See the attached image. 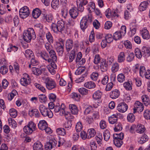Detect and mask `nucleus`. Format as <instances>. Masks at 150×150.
<instances>
[{
	"label": "nucleus",
	"mask_w": 150,
	"mask_h": 150,
	"mask_svg": "<svg viewBox=\"0 0 150 150\" xmlns=\"http://www.w3.org/2000/svg\"><path fill=\"white\" fill-rule=\"evenodd\" d=\"M23 37L25 41L29 42L32 39L35 40L36 38V35L33 29L32 28H29L24 31Z\"/></svg>",
	"instance_id": "f257e3e1"
},
{
	"label": "nucleus",
	"mask_w": 150,
	"mask_h": 150,
	"mask_svg": "<svg viewBox=\"0 0 150 150\" xmlns=\"http://www.w3.org/2000/svg\"><path fill=\"white\" fill-rule=\"evenodd\" d=\"M39 109L43 116H47L50 118L52 117L53 113L50 109L46 108L42 105H41L39 107Z\"/></svg>",
	"instance_id": "f03ea898"
},
{
	"label": "nucleus",
	"mask_w": 150,
	"mask_h": 150,
	"mask_svg": "<svg viewBox=\"0 0 150 150\" xmlns=\"http://www.w3.org/2000/svg\"><path fill=\"white\" fill-rule=\"evenodd\" d=\"M36 125L33 122H30L27 125L24 127L23 131L27 134H32L35 130Z\"/></svg>",
	"instance_id": "7ed1b4c3"
},
{
	"label": "nucleus",
	"mask_w": 150,
	"mask_h": 150,
	"mask_svg": "<svg viewBox=\"0 0 150 150\" xmlns=\"http://www.w3.org/2000/svg\"><path fill=\"white\" fill-rule=\"evenodd\" d=\"M45 83L46 88L49 90H51L57 86L56 83L54 80L49 77L46 78Z\"/></svg>",
	"instance_id": "20e7f679"
},
{
	"label": "nucleus",
	"mask_w": 150,
	"mask_h": 150,
	"mask_svg": "<svg viewBox=\"0 0 150 150\" xmlns=\"http://www.w3.org/2000/svg\"><path fill=\"white\" fill-rule=\"evenodd\" d=\"M78 46V42L77 40L74 41L72 40L69 39L66 42V47L67 52L71 50L73 47H76Z\"/></svg>",
	"instance_id": "39448f33"
},
{
	"label": "nucleus",
	"mask_w": 150,
	"mask_h": 150,
	"mask_svg": "<svg viewBox=\"0 0 150 150\" xmlns=\"http://www.w3.org/2000/svg\"><path fill=\"white\" fill-rule=\"evenodd\" d=\"M29 10L28 8L26 6H24L19 10V16L22 19L26 18L29 16Z\"/></svg>",
	"instance_id": "423d86ee"
},
{
	"label": "nucleus",
	"mask_w": 150,
	"mask_h": 150,
	"mask_svg": "<svg viewBox=\"0 0 150 150\" xmlns=\"http://www.w3.org/2000/svg\"><path fill=\"white\" fill-rule=\"evenodd\" d=\"M57 144V141L54 138H51L45 145V147L46 150H50L54 148Z\"/></svg>",
	"instance_id": "0eeeda50"
},
{
	"label": "nucleus",
	"mask_w": 150,
	"mask_h": 150,
	"mask_svg": "<svg viewBox=\"0 0 150 150\" xmlns=\"http://www.w3.org/2000/svg\"><path fill=\"white\" fill-rule=\"evenodd\" d=\"M134 113H135L136 111L138 112H141L144 110V106L142 103L139 101H136L134 105Z\"/></svg>",
	"instance_id": "6e6552de"
},
{
	"label": "nucleus",
	"mask_w": 150,
	"mask_h": 150,
	"mask_svg": "<svg viewBox=\"0 0 150 150\" xmlns=\"http://www.w3.org/2000/svg\"><path fill=\"white\" fill-rule=\"evenodd\" d=\"M64 41L62 40L60 42L58 43L56 47L57 52L59 56H62L64 52Z\"/></svg>",
	"instance_id": "1a4fd4ad"
},
{
	"label": "nucleus",
	"mask_w": 150,
	"mask_h": 150,
	"mask_svg": "<svg viewBox=\"0 0 150 150\" xmlns=\"http://www.w3.org/2000/svg\"><path fill=\"white\" fill-rule=\"evenodd\" d=\"M89 18V16L84 17L81 19L80 22V26L81 29L84 31L85 29L87 28L88 26L87 22L88 21V19Z\"/></svg>",
	"instance_id": "9d476101"
},
{
	"label": "nucleus",
	"mask_w": 150,
	"mask_h": 150,
	"mask_svg": "<svg viewBox=\"0 0 150 150\" xmlns=\"http://www.w3.org/2000/svg\"><path fill=\"white\" fill-rule=\"evenodd\" d=\"M128 108V106L125 102L119 103L117 107V110L120 112H124L126 111Z\"/></svg>",
	"instance_id": "9b49d317"
},
{
	"label": "nucleus",
	"mask_w": 150,
	"mask_h": 150,
	"mask_svg": "<svg viewBox=\"0 0 150 150\" xmlns=\"http://www.w3.org/2000/svg\"><path fill=\"white\" fill-rule=\"evenodd\" d=\"M25 77L22 78L20 80L21 84L24 86H26L31 83V80L28 75L26 74Z\"/></svg>",
	"instance_id": "f8f14e48"
},
{
	"label": "nucleus",
	"mask_w": 150,
	"mask_h": 150,
	"mask_svg": "<svg viewBox=\"0 0 150 150\" xmlns=\"http://www.w3.org/2000/svg\"><path fill=\"white\" fill-rule=\"evenodd\" d=\"M56 61H52L50 62L51 64L48 65L47 68L49 71L52 74H54L55 73L56 71L55 69H56L57 68V66L55 63V62Z\"/></svg>",
	"instance_id": "ddd939ff"
},
{
	"label": "nucleus",
	"mask_w": 150,
	"mask_h": 150,
	"mask_svg": "<svg viewBox=\"0 0 150 150\" xmlns=\"http://www.w3.org/2000/svg\"><path fill=\"white\" fill-rule=\"evenodd\" d=\"M49 54L50 58H49L48 59V62L49 63H50L52 61H57V57L55 51L54 50L50 51Z\"/></svg>",
	"instance_id": "4468645a"
},
{
	"label": "nucleus",
	"mask_w": 150,
	"mask_h": 150,
	"mask_svg": "<svg viewBox=\"0 0 150 150\" xmlns=\"http://www.w3.org/2000/svg\"><path fill=\"white\" fill-rule=\"evenodd\" d=\"M100 68L102 72H105L107 71L108 69V64L106 61L105 59L102 60L100 63Z\"/></svg>",
	"instance_id": "2eb2a0df"
},
{
	"label": "nucleus",
	"mask_w": 150,
	"mask_h": 150,
	"mask_svg": "<svg viewBox=\"0 0 150 150\" xmlns=\"http://www.w3.org/2000/svg\"><path fill=\"white\" fill-rule=\"evenodd\" d=\"M69 12L70 16L73 18H76L78 14L77 9L75 7H74L72 9H70Z\"/></svg>",
	"instance_id": "dca6fc26"
},
{
	"label": "nucleus",
	"mask_w": 150,
	"mask_h": 150,
	"mask_svg": "<svg viewBox=\"0 0 150 150\" xmlns=\"http://www.w3.org/2000/svg\"><path fill=\"white\" fill-rule=\"evenodd\" d=\"M38 126L39 129L42 130H43L45 129V128L47 126V124L45 120H41L39 122Z\"/></svg>",
	"instance_id": "f3484780"
},
{
	"label": "nucleus",
	"mask_w": 150,
	"mask_h": 150,
	"mask_svg": "<svg viewBox=\"0 0 150 150\" xmlns=\"http://www.w3.org/2000/svg\"><path fill=\"white\" fill-rule=\"evenodd\" d=\"M142 51L144 57L146 58L150 56V51L148 47L146 46L143 47H142Z\"/></svg>",
	"instance_id": "a211bd4d"
},
{
	"label": "nucleus",
	"mask_w": 150,
	"mask_h": 150,
	"mask_svg": "<svg viewBox=\"0 0 150 150\" xmlns=\"http://www.w3.org/2000/svg\"><path fill=\"white\" fill-rule=\"evenodd\" d=\"M57 26L59 28V32L62 33L65 28V23L63 21L61 20L58 21L57 23Z\"/></svg>",
	"instance_id": "6ab92c4d"
},
{
	"label": "nucleus",
	"mask_w": 150,
	"mask_h": 150,
	"mask_svg": "<svg viewBox=\"0 0 150 150\" xmlns=\"http://www.w3.org/2000/svg\"><path fill=\"white\" fill-rule=\"evenodd\" d=\"M136 131L138 133H143L145 130V127L142 124H139L136 125Z\"/></svg>",
	"instance_id": "aec40b11"
},
{
	"label": "nucleus",
	"mask_w": 150,
	"mask_h": 150,
	"mask_svg": "<svg viewBox=\"0 0 150 150\" xmlns=\"http://www.w3.org/2000/svg\"><path fill=\"white\" fill-rule=\"evenodd\" d=\"M125 55L124 52H120L118 56L117 61L119 63L124 62L125 60Z\"/></svg>",
	"instance_id": "412c9836"
},
{
	"label": "nucleus",
	"mask_w": 150,
	"mask_h": 150,
	"mask_svg": "<svg viewBox=\"0 0 150 150\" xmlns=\"http://www.w3.org/2000/svg\"><path fill=\"white\" fill-rule=\"evenodd\" d=\"M57 134L59 135L64 136L66 134L67 131L65 129L62 127L58 128L56 129Z\"/></svg>",
	"instance_id": "4be33fe9"
},
{
	"label": "nucleus",
	"mask_w": 150,
	"mask_h": 150,
	"mask_svg": "<svg viewBox=\"0 0 150 150\" xmlns=\"http://www.w3.org/2000/svg\"><path fill=\"white\" fill-rule=\"evenodd\" d=\"M149 4L147 1H144L141 3L139 6L140 11H144L146 9L148 6Z\"/></svg>",
	"instance_id": "5701e85b"
},
{
	"label": "nucleus",
	"mask_w": 150,
	"mask_h": 150,
	"mask_svg": "<svg viewBox=\"0 0 150 150\" xmlns=\"http://www.w3.org/2000/svg\"><path fill=\"white\" fill-rule=\"evenodd\" d=\"M69 108L71 113L74 115L77 114L78 112V110L76 106L74 104H71L69 105Z\"/></svg>",
	"instance_id": "b1692460"
},
{
	"label": "nucleus",
	"mask_w": 150,
	"mask_h": 150,
	"mask_svg": "<svg viewBox=\"0 0 150 150\" xmlns=\"http://www.w3.org/2000/svg\"><path fill=\"white\" fill-rule=\"evenodd\" d=\"M34 150H43V146L41 143L39 142H37L33 145Z\"/></svg>",
	"instance_id": "393cba45"
},
{
	"label": "nucleus",
	"mask_w": 150,
	"mask_h": 150,
	"mask_svg": "<svg viewBox=\"0 0 150 150\" xmlns=\"http://www.w3.org/2000/svg\"><path fill=\"white\" fill-rule=\"evenodd\" d=\"M148 139L149 138L147 135L144 134L140 138V139L138 141V142L140 144H143L147 141Z\"/></svg>",
	"instance_id": "a878e982"
},
{
	"label": "nucleus",
	"mask_w": 150,
	"mask_h": 150,
	"mask_svg": "<svg viewBox=\"0 0 150 150\" xmlns=\"http://www.w3.org/2000/svg\"><path fill=\"white\" fill-rule=\"evenodd\" d=\"M96 132L95 129L93 128L88 129V139H90L93 137L96 134Z\"/></svg>",
	"instance_id": "bb28decb"
},
{
	"label": "nucleus",
	"mask_w": 150,
	"mask_h": 150,
	"mask_svg": "<svg viewBox=\"0 0 150 150\" xmlns=\"http://www.w3.org/2000/svg\"><path fill=\"white\" fill-rule=\"evenodd\" d=\"M41 14V11L38 8L34 9L32 12V16L35 18H38Z\"/></svg>",
	"instance_id": "cd10ccee"
},
{
	"label": "nucleus",
	"mask_w": 150,
	"mask_h": 150,
	"mask_svg": "<svg viewBox=\"0 0 150 150\" xmlns=\"http://www.w3.org/2000/svg\"><path fill=\"white\" fill-rule=\"evenodd\" d=\"M118 120L117 117L116 116V115L113 114L111 116L109 117L108 118V121L111 124H116Z\"/></svg>",
	"instance_id": "c85d7f7f"
},
{
	"label": "nucleus",
	"mask_w": 150,
	"mask_h": 150,
	"mask_svg": "<svg viewBox=\"0 0 150 150\" xmlns=\"http://www.w3.org/2000/svg\"><path fill=\"white\" fill-rule=\"evenodd\" d=\"M84 86L88 89H92L96 87V85L93 82L90 81L85 83L84 84Z\"/></svg>",
	"instance_id": "c756f323"
},
{
	"label": "nucleus",
	"mask_w": 150,
	"mask_h": 150,
	"mask_svg": "<svg viewBox=\"0 0 150 150\" xmlns=\"http://www.w3.org/2000/svg\"><path fill=\"white\" fill-rule=\"evenodd\" d=\"M120 95V91L117 90L115 89L112 91L110 95V97L112 99H115L118 98Z\"/></svg>",
	"instance_id": "7c9ffc66"
},
{
	"label": "nucleus",
	"mask_w": 150,
	"mask_h": 150,
	"mask_svg": "<svg viewBox=\"0 0 150 150\" xmlns=\"http://www.w3.org/2000/svg\"><path fill=\"white\" fill-rule=\"evenodd\" d=\"M142 102L146 106L148 105L149 104L150 100L148 96L146 95H143L142 96Z\"/></svg>",
	"instance_id": "2f4dec72"
},
{
	"label": "nucleus",
	"mask_w": 150,
	"mask_h": 150,
	"mask_svg": "<svg viewBox=\"0 0 150 150\" xmlns=\"http://www.w3.org/2000/svg\"><path fill=\"white\" fill-rule=\"evenodd\" d=\"M25 55L27 58L29 59L33 58L34 56L33 52L30 50H25Z\"/></svg>",
	"instance_id": "473e14b6"
},
{
	"label": "nucleus",
	"mask_w": 150,
	"mask_h": 150,
	"mask_svg": "<svg viewBox=\"0 0 150 150\" xmlns=\"http://www.w3.org/2000/svg\"><path fill=\"white\" fill-rule=\"evenodd\" d=\"M143 39L148 40L150 37L149 33L147 30H144L141 33Z\"/></svg>",
	"instance_id": "72a5a7b5"
},
{
	"label": "nucleus",
	"mask_w": 150,
	"mask_h": 150,
	"mask_svg": "<svg viewBox=\"0 0 150 150\" xmlns=\"http://www.w3.org/2000/svg\"><path fill=\"white\" fill-rule=\"evenodd\" d=\"M104 139L107 141L110 139V132L108 130H106L103 133Z\"/></svg>",
	"instance_id": "f704fd0d"
},
{
	"label": "nucleus",
	"mask_w": 150,
	"mask_h": 150,
	"mask_svg": "<svg viewBox=\"0 0 150 150\" xmlns=\"http://www.w3.org/2000/svg\"><path fill=\"white\" fill-rule=\"evenodd\" d=\"M119 69V65L117 63H115L112 64L111 68V71L113 73H115L117 72Z\"/></svg>",
	"instance_id": "c9c22d12"
},
{
	"label": "nucleus",
	"mask_w": 150,
	"mask_h": 150,
	"mask_svg": "<svg viewBox=\"0 0 150 150\" xmlns=\"http://www.w3.org/2000/svg\"><path fill=\"white\" fill-rule=\"evenodd\" d=\"M102 93L99 91H97L94 93L93 95V98L95 100L99 99L102 96Z\"/></svg>",
	"instance_id": "e433bc0d"
},
{
	"label": "nucleus",
	"mask_w": 150,
	"mask_h": 150,
	"mask_svg": "<svg viewBox=\"0 0 150 150\" xmlns=\"http://www.w3.org/2000/svg\"><path fill=\"white\" fill-rule=\"evenodd\" d=\"M40 54L41 58L48 62V59L49 57L47 52L45 51H42L40 53Z\"/></svg>",
	"instance_id": "4c0bfd02"
},
{
	"label": "nucleus",
	"mask_w": 150,
	"mask_h": 150,
	"mask_svg": "<svg viewBox=\"0 0 150 150\" xmlns=\"http://www.w3.org/2000/svg\"><path fill=\"white\" fill-rule=\"evenodd\" d=\"M134 53L136 57L138 59H141L143 56L141 50L138 48H136L134 50Z\"/></svg>",
	"instance_id": "58836bf2"
},
{
	"label": "nucleus",
	"mask_w": 150,
	"mask_h": 150,
	"mask_svg": "<svg viewBox=\"0 0 150 150\" xmlns=\"http://www.w3.org/2000/svg\"><path fill=\"white\" fill-rule=\"evenodd\" d=\"M113 142L114 144L117 146L120 147L123 144L122 139H113Z\"/></svg>",
	"instance_id": "ea45409f"
},
{
	"label": "nucleus",
	"mask_w": 150,
	"mask_h": 150,
	"mask_svg": "<svg viewBox=\"0 0 150 150\" xmlns=\"http://www.w3.org/2000/svg\"><path fill=\"white\" fill-rule=\"evenodd\" d=\"M60 1L61 3L64 6V8L63 9H62V11L63 13H66L67 9L66 6L67 3V0H60Z\"/></svg>",
	"instance_id": "a19ab883"
},
{
	"label": "nucleus",
	"mask_w": 150,
	"mask_h": 150,
	"mask_svg": "<svg viewBox=\"0 0 150 150\" xmlns=\"http://www.w3.org/2000/svg\"><path fill=\"white\" fill-rule=\"evenodd\" d=\"M32 71L33 74L36 76H39L42 73V71L40 69L35 67H33Z\"/></svg>",
	"instance_id": "79ce46f5"
},
{
	"label": "nucleus",
	"mask_w": 150,
	"mask_h": 150,
	"mask_svg": "<svg viewBox=\"0 0 150 150\" xmlns=\"http://www.w3.org/2000/svg\"><path fill=\"white\" fill-rule=\"evenodd\" d=\"M134 54L133 52H131L129 53L126 58L127 61L128 62L132 61L134 60Z\"/></svg>",
	"instance_id": "37998d69"
},
{
	"label": "nucleus",
	"mask_w": 150,
	"mask_h": 150,
	"mask_svg": "<svg viewBox=\"0 0 150 150\" xmlns=\"http://www.w3.org/2000/svg\"><path fill=\"white\" fill-rule=\"evenodd\" d=\"M53 16L52 15L50 14L46 15H44L43 16V19L45 20L48 22H50L52 20Z\"/></svg>",
	"instance_id": "c03bdc74"
},
{
	"label": "nucleus",
	"mask_w": 150,
	"mask_h": 150,
	"mask_svg": "<svg viewBox=\"0 0 150 150\" xmlns=\"http://www.w3.org/2000/svg\"><path fill=\"white\" fill-rule=\"evenodd\" d=\"M51 6L54 9H56L59 6V0H53L51 3Z\"/></svg>",
	"instance_id": "a18cd8bd"
},
{
	"label": "nucleus",
	"mask_w": 150,
	"mask_h": 150,
	"mask_svg": "<svg viewBox=\"0 0 150 150\" xmlns=\"http://www.w3.org/2000/svg\"><path fill=\"white\" fill-rule=\"evenodd\" d=\"M114 130L115 132L121 131L122 129L121 124L120 122H117L115 124Z\"/></svg>",
	"instance_id": "49530a36"
},
{
	"label": "nucleus",
	"mask_w": 150,
	"mask_h": 150,
	"mask_svg": "<svg viewBox=\"0 0 150 150\" xmlns=\"http://www.w3.org/2000/svg\"><path fill=\"white\" fill-rule=\"evenodd\" d=\"M71 96L72 98L74 99L75 100L78 101L80 99L81 96L78 93L73 92L71 94Z\"/></svg>",
	"instance_id": "de8ad7c7"
},
{
	"label": "nucleus",
	"mask_w": 150,
	"mask_h": 150,
	"mask_svg": "<svg viewBox=\"0 0 150 150\" xmlns=\"http://www.w3.org/2000/svg\"><path fill=\"white\" fill-rule=\"evenodd\" d=\"M127 119L129 122H132L135 120V116L133 113H130L128 114Z\"/></svg>",
	"instance_id": "09e8293b"
},
{
	"label": "nucleus",
	"mask_w": 150,
	"mask_h": 150,
	"mask_svg": "<svg viewBox=\"0 0 150 150\" xmlns=\"http://www.w3.org/2000/svg\"><path fill=\"white\" fill-rule=\"evenodd\" d=\"M122 36V34L121 32H116L114 33L113 38L114 39L117 40L121 38Z\"/></svg>",
	"instance_id": "8fccbe9b"
},
{
	"label": "nucleus",
	"mask_w": 150,
	"mask_h": 150,
	"mask_svg": "<svg viewBox=\"0 0 150 150\" xmlns=\"http://www.w3.org/2000/svg\"><path fill=\"white\" fill-rule=\"evenodd\" d=\"M105 39L108 43H110L114 39L113 37L111 34H108L105 36Z\"/></svg>",
	"instance_id": "3c124183"
},
{
	"label": "nucleus",
	"mask_w": 150,
	"mask_h": 150,
	"mask_svg": "<svg viewBox=\"0 0 150 150\" xmlns=\"http://www.w3.org/2000/svg\"><path fill=\"white\" fill-rule=\"evenodd\" d=\"M71 126L72 124L70 121H69L67 122H65L64 125V127L66 131L70 129Z\"/></svg>",
	"instance_id": "603ef678"
},
{
	"label": "nucleus",
	"mask_w": 150,
	"mask_h": 150,
	"mask_svg": "<svg viewBox=\"0 0 150 150\" xmlns=\"http://www.w3.org/2000/svg\"><path fill=\"white\" fill-rule=\"evenodd\" d=\"M51 28L53 31L55 33H57L59 32V28L57 26V23L56 24L52 23L51 25Z\"/></svg>",
	"instance_id": "864d4df0"
},
{
	"label": "nucleus",
	"mask_w": 150,
	"mask_h": 150,
	"mask_svg": "<svg viewBox=\"0 0 150 150\" xmlns=\"http://www.w3.org/2000/svg\"><path fill=\"white\" fill-rule=\"evenodd\" d=\"M124 134L123 133L121 132L119 134H113V139H123L124 138Z\"/></svg>",
	"instance_id": "5fc2aeb1"
},
{
	"label": "nucleus",
	"mask_w": 150,
	"mask_h": 150,
	"mask_svg": "<svg viewBox=\"0 0 150 150\" xmlns=\"http://www.w3.org/2000/svg\"><path fill=\"white\" fill-rule=\"evenodd\" d=\"M144 116L146 120L150 119V110L148 109L145 110L144 113Z\"/></svg>",
	"instance_id": "6e6d98bb"
},
{
	"label": "nucleus",
	"mask_w": 150,
	"mask_h": 150,
	"mask_svg": "<svg viewBox=\"0 0 150 150\" xmlns=\"http://www.w3.org/2000/svg\"><path fill=\"white\" fill-rule=\"evenodd\" d=\"M78 90L79 93L83 95H85L88 94V90L84 88H81Z\"/></svg>",
	"instance_id": "4d7b16f0"
},
{
	"label": "nucleus",
	"mask_w": 150,
	"mask_h": 150,
	"mask_svg": "<svg viewBox=\"0 0 150 150\" xmlns=\"http://www.w3.org/2000/svg\"><path fill=\"white\" fill-rule=\"evenodd\" d=\"M9 113L10 115L13 117H15L17 115L16 110L13 108L10 109L9 110Z\"/></svg>",
	"instance_id": "13d9d810"
},
{
	"label": "nucleus",
	"mask_w": 150,
	"mask_h": 150,
	"mask_svg": "<svg viewBox=\"0 0 150 150\" xmlns=\"http://www.w3.org/2000/svg\"><path fill=\"white\" fill-rule=\"evenodd\" d=\"M8 71V69L7 67L4 65L0 68V72L3 74H6Z\"/></svg>",
	"instance_id": "bf43d9fd"
},
{
	"label": "nucleus",
	"mask_w": 150,
	"mask_h": 150,
	"mask_svg": "<svg viewBox=\"0 0 150 150\" xmlns=\"http://www.w3.org/2000/svg\"><path fill=\"white\" fill-rule=\"evenodd\" d=\"M35 85L36 88L40 90L42 92H43V93L45 92L46 89L42 86L37 83H35Z\"/></svg>",
	"instance_id": "052dcab7"
},
{
	"label": "nucleus",
	"mask_w": 150,
	"mask_h": 150,
	"mask_svg": "<svg viewBox=\"0 0 150 150\" xmlns=\"http://www.w3.org/2000/svg\"><path fill=\"white\" fill-rule=\"evenodd\" d=\"M91 150H96L97 148V145L96 142L92 141L90 143Z\"/></svg>",
	"instance_id": "680f3d73"
},
{
	"label": "nucleus",
	"mask_w": 150,
	"mask_h": 150,
	"mask_svg": "<svg viewBox=\"0 0 150 150\" xmlns=\"http://www.w3.org/2000/svg\"><path fill=\"white\" fill-rule=\"evenodd\" d=\"M82 127L83 126L81 123L80 122H78L76 125V132H80Z\"/></svg>",
	"instance_id": "e2e57ef3"
},
{
	"label": "nucleus",
	"mask_w": 150,
	"mask_h": 150,
	"mask_svg": "<svg viewBox=\"0 0 150 150\" xmlns=\"http://www.w3.org/2000/svg\"><path fill=\"white\" fill-rule=\"evenodd\" d=\"M117 80L120 83H122L125 80V76L124 74L121 73L118 74L117 76Z\"/></svg>",
	"instance_id": "0e129e2a"
},
{
	"label": "nucleus",
	"mask_w": 150,
	"mask_h": 150,
	"mask_svg": "<svg viewBox=\"0 0 150 150\" xmlns=\"http://www.w3.org/2000/svg\"><path fill=\"white\" fill-rule=\"evenodd\" d=\"M146 70L145 67L143 66H140L139 69V74L142 77L144 76L145 74Z\"/></svg>",
	"instance_id": "69168bd1"
},
{
	"label": "nucleus",
	"mask_w": 150,
	"mask_h": 150,
	"mask_svg": "<svg viewBox=\"0 0 150 150\" xmlns=\"http://www.w3.org/2000/svg\"><path fill=\"white\" fill-rule=\"evenodd\" d=\"M18 49V48L15 46L11 45L10 46V47L8 48L7 49V51L8 52H11L12 51L15 52L17 51Z\"/></svg>",
	"instance_id": "338daca9"
},
{
	"label": "nucleus",
	"mask_w": 150,
	"mask_h": 150,
	"mask_svg": "<svg viewBox=\"0 0 150 150\" xmlns=\"http://www.w3.org/2000/svg\"><path fill=\"white\" fill-rule=\"evenodd\" d=\"M39 99L41 103L45 102L46 101V97L44 95L41 94L39 96Z\"/></svg>",
	"instance_id": "774afa93"
}]
</instances>
